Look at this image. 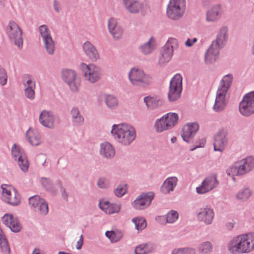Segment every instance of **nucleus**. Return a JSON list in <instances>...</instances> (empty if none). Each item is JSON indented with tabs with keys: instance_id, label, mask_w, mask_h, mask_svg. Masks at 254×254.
Segmentation results:
<instances>
[{
	"instance_id": "nucleus-17",
	"label": "nucleus",
	"mask_w": 254,
	"mask_h": 254,
	"mask_svg": "<svg viewBox=\"0 0 254 254\" xmlns=\"http://www.w3.org/2000/svg\"><path fill=\"white\" fill-rule=\"evenodd\" d=\"M154 194L152 192L141 194L132 203L134 208L143 209L149 206L153 199Z\"/></svg>"
},
{
	"instance_id": "nucleus-8",
	"label": "nucleus",
	"mask_w": 254,
	"mask_h": 254,
	"mask_svg": "<svg viewBox=\"0 0 254 254\" xmlns=\"http://www.w3.org/2000/svg\"><path fill=\"white\" fill-rule=\"evenodd\" d=\"M239 111L244 116H248L254 113V92L247 94L241 101Z\"/></svg>"
},
{
	"instance_id": "nucleus-26",
	"label": "nucleus",
	"mask_w": 254,
	"mask_h": 254,
	"mask_svg": "<svg viewBox=\"0 0 254 254\" xmlns=\"http://www.w3.org/2000/svg\"><path fill=\"white\" fill-rule=\"evenodd\" d=\"M123 2L127 9L131 13L138 12L143 7L137 0H123Z\"/></svg>"
},
{
	"instance_id": "nucleus-56",
	"label": "nucleus",
	"mask_w": 254,
	"mask_h": 254,
	"mask_svg": "<svg viewBox=\"0 0 254 254\" xmlns=\"http://www.w3.org/2000/svg\"><path fill=\"white\" fill-rule=\"evenodd\" d=\"M83 240L82 236H81L80 240L77 242L76 248L77 249H80L82 246Z\"/></svg>"
},
{
	"instance_id": "nucleus-30",
	"label": "nucleus",
	"mask_w": 254,
	"mask_h": 254,
	"mask_svg": "<svg viewBox=\"0 0 254 254\" xmlns=\"http://www.w3.org/2000/svg\"><path fill=\"white\" fill-rule=\"evenodd\" d=\"M24 85L26 87L25 89V95L30 98L33 99L34 97L35 92L34 88L35 86V82L32 81L30 77L26 76L24 78Z\"/></svg>"
},
{
	"instance_id": "nucleus-13",
	"label": "nucleus",
	"mask_w": 254,
	"mask_h": 254,
	"mask_svg": "<svg viewBox=\"0 0 254 254\" xmlns=\"http://www.w3.org/2000/svg\"><path fill=\"white\" fill-rule=\"evenodd\" d=\"M39 31L47 52L49 54H53L55 51V42L51 37L47 27L46 25H42L39 27Z\"/></svg>"
},
{
	"instance_id": "nucleus-48",
	"label": "nucleus",
	"mask_w": 254,
	"mask_h": 254,
	"mask_svg": "<svg viewBox=\"0 0 254 254\" xmlns=\"http://www.w3.org/2000/svg\"><path fill=\"white\" fill-rule=\"evenodd\" d=\"M106 102L108 107L113 108L118 104L117 99L112 96L108 95L106 99Z\"/></svg>"
},
{
	"instance_id": "nucleus-43",
	"label": "nucleus",
	"mask_w": 254,
	"mask_h": 254,
	"mask_svg": "<svg viewBox=\"0 0 254 254\" xmlns=\"http://www.w3.org/2000/svg\"><path fill=\"white\" fill-rule=\"evenodd\" d=\"M152 251V248L148 245H141L135 249V254H146Z\"/></svg>"
},
{
	"instance_id": "nucleus-45",
	"label": "nucleus",
	"mask_w": 254,
	"mask_h": 254,
	"mask_svg": "<svg viewBox=\"0 0 254 254\" xmlns=\"http://www.w3.org/2000/svg\"><path fill=\"white\" fill-rule=\"evenodd\" d=\"M250 195L251 191L247 189L239 191L237 195V198L241 200H245L248 199Z\"/></svg>"
},
{
	"instance_id": "nucleus-44",
	"label": "nucleus",
	"mask_w": 254,
	"mask_h": 254,
	"mask_svg": "<svg viewBox=\"0 0 254 254\" xmlns=\"http://www.w3.org/2000/svg\"><path fill=\"white\" fill-rule=\"evenodd\" d=\"M178 217L179 215L177 212L171 210L166 216V221L168 223H174L178 219Z\"/></svg>"
},
{
	"instance_id": "nucleus-55",
	"label": "nucleus",
	"mask_w": 254,
	"mask_h": 254,
	"mask_svg": "<svg viewBox=\"0 0 254 254\" xmlns=\"http://www.w3.org/2000/svg\"><path fill=\"white\" fill-rule=\"evenodd\" d=\"M197 41V39L196 38H194L192 39H188L185 43V45L187 47L191 46L193 43H195Z\"/></svg>"
},
{
	"instance_id": "nucleus-2",
	"label": "nucleus",
	"mask_w": 254,
	"mask_h": 254,
	"mask_svg": "<svg viewBox=\"0 0 254 254\" xmlns=\"http://www.w3.org/2000/svg\"><path fill=\"white\" fill-rule=\"evenodd\" d=\"M112 133L120 142L125 145L129 144L136 137L134 128L127 124L113 126Z\"/></svg>"
},
{
	"instance_id": "nucleus-41",
	"label": "nucleus",
	"mask_w": 254,
	"mask_h": 254,
	"mask_svg": "<svg viewBox=\"0 0 254 254\" xmlns=\"http://www.w3.org/2000/svg\"><path fill=\"white\" fill-rule=\"evenodd\" d=\"M132 222L134 223L136 228L138 230H142L146 226V221L143 218L136 217L132 219Z\"/></svg>"
},
{
	"instance_id": "nucleus-62",
	"label": "nucleus",
	"mask_w": 254,
	"mask_h": 254,
	"mask_svg": "<svg viewBox=\"0 0 254 254\" xmlns=\"http://www.w3.org/2000/svg\"><path fill=\"white\" fill-rule=\"evenodd\" d=\"M59 254H69V253H65L64 252H61L59 253Z\"/></svg>"
},
{
	"instance_id": "nucleus-61",
	"label": "nucleus",
	"mask_w": 254,
	"mask_h": 254,
	"mask_svg": "<svg viewBox=\"0 0 254 254\" xmlns=\"http://www.w3.org/2000/svg\"><path fill=\"white\" fill-rule=\"evenodd\" d=\"M177 140V138L176 137H173L171 139V141L172 143H174Z\"/></svg>"
},
{
	"instance_id": "nucleus-20",
	"label": "nucleus",
	"mask_w": 254,
	"mask_h": 254,
	"mask_svg": "<svg viewBox=\"0 0 254 254\" xmlns=\"http://www.w3.org/2000/svg\"><path fill=\"white\" fill-rule=\"evenodd\" d=\"M199 126L198 124L193 123L185 125L183 128L182 136L183 139L189 142L193 134L198 130Z\"/></svg>"
},
{
	"instance_id": "nucleus-34",
	"label": "nucleus",
	"mask_w": 254,
	"mask_h": 254,
	"mask_svg": "<svg viewBox=\"0 0 254 254\" xmlns=\"http://www.w3.org/2000/svg\"><path fill=\"white\" fill-rule=\"evenodd\" d=\"M240 163L245 174L250 171L254 167V158L248 157L245 159L240 161Z\"/></svg>"
},
{
	"instance_id": "nucleus-25",
	"label": "nucleus",
	"mask_w": 254,
	"mask_h": 254,
	"mask_svg": "<svg viewBox=\"0 0 254 254\" xmlns=\"http://www.w3.org/2000/svg\"><path fill=\"white\" fill-rule=\"evenodd\" d=\"M100 208L105 213L113 214L118 213L121 209V206L118 204H110L108 201H101L99 203Z\"/></svg>"
},
{
	"instance_id": "nucleus-46",
	"label": "nucleus",
	"mask_w": 254,
	"mask_h": 254,
	"mask_svg": "<svg viewBox=\"0 0 254 254\" xmlns=\"http://www.w3.org/2000/svg\"><path fill=\"white\" fill-rule=\"evenodd\" d=\"M127 190V187L126 185L119 186L115 190V194L118 197H121L125 194Z\"/></svg>"
},
{
	"instance_id": "nucleus-40",
	"label": "nucleus",
	"mask_w": 254,
	"mask_h": 254,
	"mask_svg": "<svg viewBox=\"0 0 254 254\" xmlns=\"http://www.w3.org/2000/svg\"><path fill=\"white\" fill-rule=\"evenodd\" d=\"M220 12L219 6L214 7L211 10L209 11L207 14L208 21H213L216 20Z\"/></svg>"
},
{
	"instance_id": "nucleus-47",
	"label": "nucleus",
	"mask_w": 254,
	"mask_h": 254,
	"mask_svg": "<svg viewBox=\"0 0 254 254\" xmlns=\"http://www.w3.org/2000/svg\"><path fill=\"white\" fill-rule=\"evenodd\" d=\"M212 250V246L209 242H205L201 245L199 251L202 254H207Z\"/></svg>"
},
{
	"instance_id": "nucleus-10",
	"label": "nucleus",
	"mask_w": 254,
	"mask_h": 254,
	"mask_svg": "<svg viewBox=\"0 0 254 254\" xmlns=\"http://www.w3.org/2000/svg\"><path fill=\"white\" fill-rule=\"evenodd\" d=\"M62 78L68 85L73 91H76L80 86V79L75 72L71 70L64 69L62 73Z\"/></svg>"
},
{
	"instance_id": "nucleus-54",
	"label": "nucleus",
	"mask_w": 254,
	"mask_h": 254,
	"mask_svg": "<svg viewBox=\"0 0 254 254\" xmlns=\"http://www.w3.org/2000/svg\"><path fill=\"white\" fill-rule=\"evenodd\" d=\"M156 220L161 224H165L167 222L166 221V217L165 216H158L156 218Z\"/></svg>"
},
{
	"instance_id": "nucleus-16",
	"label": "nucleus",
	"mask_w": 254,
	"mask_h": 254,
	"mask_svg": "<svg viewBox=\"0 0 254 254\" xmlns=\"http://www.w3.org/2000/svg\"><path fill=\"white\" fill-rule=\"evenodd\" d=\"M227 131L223 128L218 131L214 137V148L215 151H222L227 144Z\"/></svg>"
},
{
	"instance_id": "nucleus-59",
	"label": "nucleus",
	"mask_w": 254,
	"mask_h": 254,
	"mask_svg": "<svg viewBox=\"0 0 254 254\" xmlns=\"http://www.w3.org/2000/svg\"><path fill=\"white\" fill-rule=\"evenodd\" d=\"M32 254H44L43 252H42L39 249H35Z\"/></svg>"
},
{
	"instance_id": "nucleus-9",
	"label": "nucleus",
	"mask_w": 254,
	"mask_h": 254,
	"mask_svg": "<svg viewBox=\"0 0 254 254\" xmlns=\"http://www.w3.org/2000/svg\"><path fill=\"white\" fill-rule=\"evenodd\" d=\"M129 78L131 82L134 85L148 84L151 80L149 75L145 74L141 69L136 68L131 69Z\"/></svg>"
},
{
	"instance_id": "nucleus-27",
	"label": "nucleus",
	"mask_w": 254,
	"mask_h": 254,
	"mask_svg": "<svg viewBox=\"0 0 254 254\" xmlns=\"http://www.w3.org/2000/svg\"><path fill=\"white\" fill-rule=\"evenodd\" d=\"M108 26L110 32L115 38L118 39L121 37L123 30L120 26H117V23L115 19L111 18L109 21Z\"/></svg>"
},
{
	"instance_id": "nucleus-19",
	"label": "nucleus",
	"mask_w": 254,
	"mask_h": 254,
	"mask_svg": "<svg viewBox=\"0 0 254 254\" xmlns=\"http://www.w3.org/2000/svg\"><path fill=\"white\" fill-rule=\"evenodd\" d=\"M227 91L219 89L217 90L215 103L214 105V110L216 111H220L224 109L227 103L226 97Z\"/></svg>"
},
{
	"instance_id": "nucleus-6",
	"label": "nucleus",
	"mask_w": 254,
	"mask_h": 254,
	"mask_svg": "<svg viewBox=\"0 0 254 254\" xmlns=\"http://www.w3.org/2000/svg\"><path fill=\"white\" fill-rule=\"evenodd\" d=\"M182 90V77L179 74H176L170 82L168 93L169 99L171 101H176L180 97Z\"/></svg>"
},
{
	"instance_id": "nucleus-58",
	"label": "nucleus",
	"mask_w": 254,
	"mask_h": 254,
	"mask_svg": "<svg viewBox=\"0 0 254 254\" xmlns=\"http://www.w3.org/2000/svg\"><path fill=\"white\" fill-rule=\"evenodd\" d=\"M234 223L233 222H229L226 224V227L228 230H231L233 228Z\"/></svg>"
},
{
	"instance_id": "nucleus-51",
	"label": "nucleus",
	"mask_w": 254,
	"mask_h": 254,
	"mask_svg": "<svg viewBox=\"0 0 254 254\" xmlns=\"http://www.w3.org/2000/svg\"><path fill=\"white\" fill-rule=\"evenodd\" d=\"M176 254H194V251L191 249H183L174 250Z\"/></svg>"
},
{
	"instance_id": "nucleus-37",
	"label": "nucleus",
	"mask_w": 254,
	"mask_h": 254,
	"mask_svg": "<svg viewBox=\"0 0 254 254\" xmlns=\"http://www.w3.org/2000/svg\"><path fill=\"white\" fill-rule=\"evenodd\" d=\"M27 136L29 142L32 145H37L40 143V138L34 130L29 129L27 132Z\"/></svg>"
},
{
	"instance_id": "nucleus-63",
	"label": "nucleus",
	"mask_w": 254,
	"mask_h": 254,
	"mask_svg": "<svg viewBox=\"0 0 254 254\" xmlns=\"http://www.w3.org/2000/svg\"><path fill=\"white\" fill-rule=\"evenodd\" d=\"M172 254H176L174 251L173 252Z\"/></svg>"
},
{
	"instance_id": "nucleus-49",
	"label": "nucleus",
	"mask_w": 254,
	"mask_h": 254,
	"mask_svg": "<svg viewBox=\"0 0 254 254\" xmlns=\"http://www.w3.org/2000/svg\"><path fill=\"white\" fill-rule=\"evenodd\" d=\"M144 102L148 107H155L157 105L159 101H156V99L152 97H146L144 98Z\"/></svg>"
},
{
	"instance_id": "nucleus-23",
	"label": "nucleus",
	"mask_w": 254,
	"mask_h": 254,
	"mask_svg": "<svg viewBox=\"0 0 254 254\" xmlns=\"http://www.w3.org/2000/svg\"><path fill=\"white\" fill-rule=\"evenodd\" d=\"M214 217L213 210L210 208H201L197 214L198 219L203 221L206 224H210L212 221Z\"/></svg>"
},
{
	"instance_id": "nucleus-5",
	"label": "nucleus",
	"mask_w": 254,
	"mask_h": 254,
	"mask_svg": "<svg viewBox=\"0 0 254 254\" xmlns=\"http://www.w3.org/2000/svg\"><path fill=\"white\" fill-rule=\"evenodd\" d=\"M1 189L3 200L12 205H17L20 203V196L15 189L7 185H2Z\"/></svg>"
},
{
	"instance_id": "nucleus-3",
	"label": "nucleus",
	"mask_w": 254,
	"mask_h": 254,
	"mask_svg": "<svg viewBox=\"0 0 254 254\" xmlns=\"http://www.w3.org/2000/svg\"><path fill=\"white\" fill-rule=\"evenodd\" d=\"M226 34L227 29L226 28H222L216 40L212 43L206 54L205 62L206 63H211L217 59L219 55V50L226 40Z\"/></svg>"
},
{
	"instance_id": "nucleus-64",
	"label": "nucleus",
	"mask_w": 254,
	"mask_h": 254,
	"mask_svg": "<svg viewBox=\"0 0 254 254\" xmlns=\"http://www.w3.org/2000/svg\"><path fill=\"white\" fill-rule=\"evenodd\" d=\"M2 1V0H0V1Z\"/></svg>"
},
{
	"instance_id": "nucleus-33",
	"label": "nucleus",
	"mask_w": 254,
	"mask_h": 254,
	"mask_svg": "<svg viewBox=\"0 0 254 254\" xmlns=\"http://www.w3.org/2000/svg\"><path fill=\"white\" fill-rule=\"evenodd\" d=\"M227 173L228 175L232 176L234 180V176L242 175L244 174V172L241 168L240 161L235 163L233 165L229 167Z\"/></svg>"
},
{
	"instance_id": "nucleus-29",
	"label": "nucleus",
	"mask_w": 254,
	"mask_h": 254,
	"mask_svg": "<svg viewBox=\"0 0 254 254\" xmlns=\"http://www.w3.org/2000/svg\"><path fill=\"white\" fill-rule=\"evenodd\" d=\"M162 117L165 120L167 127H169V129L175 127L178 123L179 120L178 114L175 113H167Z\"/></svg>"
},
{
	"instance_id": "nucleus-53",
	"label": "nucleus",
	"mask_w": 254,
	"mask_h": 254,
	"mask_svg": "<svg viewBox=\"0 0 254 254\" xmlns=\"http://www.w3.org/2000/svg\"><path fill=\"white\" fill-rule=\"evenodd\" d=\"M108 182L107 180L104 178L100 179L98 183V186L101 188H106L108 186Z\"/></svg>"
},
{
	"instance_id": "nucleus-7",
	"label": "nucleus",
	"mask_w": 254,
	"mask_h": 254,
	"mask_svg": "<svg viewBox=\"0 0 254 254\" xmlns=\"http://www.w3.org/2000/svg\"><path fill=\"white\" fill-rule=\"evenodd\" d=\"M178 41L175 38H169L161 50L159 62L161 64L169 62L172 58L173 52L178 47Z\"/></svg>"
},
{
	"instance_id": "nucleus-35",
	"label": "nucleus",
	"mask_w": 254,
	"mask_h": 254,
	"mask_svg": "<svg viewBox=\"0 0 254 254\" xmlns=\"http://www.w3.org/2000/svg\"><path fill=\"white\" fill-rule=\"evenodd\" d=\"M0 246L3 254H10V248L7 240L0 228Z\"/></svg>"
},
{
	"instance_id": "nucleus-21",
	"label": "nucleus",
	"mask_w": 254,
	"mask_h": 254,
	"mask_svg": "<svg viewBox=\"0 0 254 254\" xmlns=\"http://www.w3.org/2000/svg\"><path fill=\"white\" fill-rule=\"evenodd\" d=\"M199 126L198 124L193 123L185 125L183 128L182 136L183 139L189 142L193 134L198 130Z\"/></svg>"
},
{
	"instance_id": "nucleus-57",
	"label": "nucleus",
	"mask_w": 254,
	"mask_h": 254,
	"mask_svg": "<svg viewBox=\"0 0 254 254\" xmlns=\"http://www.w3.org/2000/svg\"><path fill=\"white\" fill-rule=\"evenodd\" d=\"M205 144V140L204 139H202L200 140V142L198 145H197L195 147V148L197 147H204V145Z\"/></svg>"
},
{
	"instance_id": "nucleus-60",
	"label": "nucleus",
	"mask_w": 254,
	"mask_h": 254,
	"mask_svg": "<svg viewBox=\"0 0 254 254\" xmlns=\"http://www.w3.org/2000/svg\"><path fill=\"white\" fill-rule=\"evenodd\" d=\"M58 6H59V3L57 1H55L54 7H55V10L57 11L58 10Z\"/></svg>"
},
{
	"instance_id": "nucleus-42",
	"label": "nucleus",
	"mask_w": 254,
	"mask_h": 254,
	"mask_svg": "<svg viewBox=\"0 0 254 254\" xmlns=\"http://www.w3.org/2000/svg\"><path fill=\"white\" fill-rule=\"evenodd\" d=\"M154 45V40L151 38L147 43L141 47V51L144 54H148L153 50Z\"/></svg>"
},
{
	"instance_id": "nucleus-11",
	"label": "nucleus",
	"mask_w": 254,
	"mask_h": 254,
	"mask_svg": "<svg viewBox=\"0 0 254 254\" xmlns=\"http://www.w3.org/2000/svg\"><path fill=\"white\" fill-rule=\"evenodd\" d=\"M81 68L85 77L90 82L94 83L100 79L101 75L100 69L94 64H82Z\"/></svg>"
},
{
	"instance_id": "nucleus-24",
	"label": "nucleus",
	"mask_w": 254,
	"mask_h": 254,
	"mask_svg": "<svg viewBox=\"0 0 254 254\" xmlns=\"http://www.w3.org/2000/svg\"><path fill=\"white\" fill-rule=\"evenodd\" d=\"M41 124L47 127L52 128L54 127L56 121L53 115L49 112L43 111L40 117Z\"/></svg>"
},
{
	"instance_id": "nucleus-15",
	"label": "nucleus",
	"mask_w": 254,
	"mask_h": 254,
	"mask_svg": "<svg viewBox=\"0 0 254 254\" xmlns=\"http://www.w3.org/2000/svg\"><path fill=\"white\" fill-rule=\"evenodd\" d=\"M12 154L14 157L18 158V165L23 172H26L29 167L27 157L19 146L14 144L12 147Z\"/></svg>"
},
{
	"instance_id": "nucleus-4",
	"label": "nucleus",
	"mask_w": 254,
	"mask_h": 254,
	"mask_svg": "<svg viewBox=\"0 0 254 254\" xmlns=\"http://www.w3.org/2000/svg\"><path fill=\"white\" fill-rule=\"evenodd\" d=\"M185 9V0H170L168 6V16L173 19L181 17Z\"/></svg>"
},
{
	"instance_id": "nucleus-52",
	"label": "nucleus",
	"mask_w": 254,
	"mask_h": 254,
	"mask_svg": "<svg viewBox=\"0 0 254 254\" xmlns=\"http://www.w3.org/2000/svg\"><path fill=\"white\" fill-rule=\"evenodd\" d=\"M7 81V75L5 70L3 69H0V84L2 85H4Z\"/></svg>"
},
{
	"instance_id": "nucleus-18",
	"label": "nucleus",
	"mask_w": 254,
	"mask_h": 254,
	"mask_svg": "<svg viewBox=\"0 0 254 254\" xmlns=\"http://www.w3.org/2000/svg\"><path fill=\"white\" fill-rule=\"evenodd\" d=\"M29 204L34 207L37 208L38 210L41 214H46L48 212V206L44 200L41 199L39 196L36 195L31 197L29 200Z\"/></svg>"
},
{
	"instance_id": "nucleus-36",
	"label": "nucleus",
	"mask_w": 254,
	"mask_h": 254,
	"mask_svg": "<svg viewBox=\"0 0 254 254\" xmlns=\"http://www.w3.org/2000/svg\"><path fill=\"white\" fill-rule=\"evenodd\" d=\"M154 127L157 132H162L169 129L162 117L156 121Z\"/></svg>"
},
{
	"instance_id": "nucleus-22",
	"label": "nucleus",
	"mask_w": 254,
	"mask_h": 254,
	"mask_svg": "<svg viewBox=\"0 0 254 254\" xmlns=\"http://www.w3.org/2000/svg\"><path fill=\"white\" fill-rule=\"evenodd\" d=\"M3 223L14 232H19L21 226L16 218L13 217L11 214H5L2 218Z\"/></svg>"
},
{
	"instance_id": "nucleus-38",
	"label": "nucleus",
	"mask_w": 254,
	"mask_h": 254,
	"mask_svg": "<svg viewBox=\"0 0 254 254\" xmlns=\"http://www.w3.org/2000/svg\"><path fill=\"white\" fill-rule=\"evenodd\" d=\"M106 236L112 242H117L122 237L123 234L121 231H108L106 233Z\"/></svg>"
},
{
	"instance_id": "nucleus-31",
	"label": "nucleus",
	"mask_w": 254,
	"mask_h": 254,
	"mask_svg": "<svg viewBox=\"0 0 254 254\" xmlns=\"http://www.w3.org/2000/svg\"><path fill=\"white\" fill-rule=\"evenodd\" d=\"M100 153L107 158L113 157L115 151L113 146L108 142H105L101 145Z\"/></svg>"
},
{
	"instance_id": "nucleus-14",
	"label": "nucleus",
	"mask_w": 254,
	"mask_h": 254,
	"mask_svg": "<svg viewBox=\"0 0 254 254\" xmlns=\"http://www.w3.org/2000/svg\"><path fill=\"white\" fill-rule=\"evenodd\" d=\"M218 185L216 176L213 174L208 176L204 180L201 185L196 188V191L199 194L205 193L213 190Z\"/></svg>"
},
{
	"instance_id": "nucleus-50",
	"label": "nucleus",
	"mask_w": 254,
	"mask_h": 254,
	"mask_svg": "<svg viewBox=\"0 0 254 254\" xmlns=\"http://www.w3.org/2000/svg\"><path fill=\"white\" fill-rule=\"evenodd\" d=\"M71 114L75 122L79 123L83 122V118L79 116V111L77 109H73L71 111Z\"/></svg>"
},
{
	"instance_id": "nucleus-32",
	"label": "nucleus",
	"mask_w": 254,
	"mask_h": 254,
	"mask_svg": "<svg viewBox=\"0 0 254 254\" xmlns=\"http://www.w3.org/2000/svg\"><path fill=\"white\" fill-rule=\"evenodd\" d=\"M177 181V178L176 177L167 179L161 187V191L163 193H167L173 190L174 188L176 186Z\"/></svg>"
},
{
	"instance_id": "nucleus-1",
	"label": "nucleus",
	"mask_w": 254,
	"mask_h": 254,
	"mask_svg": "<svg viewBox=\"0 0 254 254\" xmlns=\"http://www.w3.org/2000/svg\"><path fill=\"white\" fill-rule=\"evenodd\" d=\"M227 248L232 254L250 253L254 250V232L234 237L228 243Z\"/></svg>"
},
{
	"instance_id": "nucleus-28",
	"label": "nucleus",
	"mask_w": 254,
	"mask_h": 254,
	"mask_svg": "<svg viewBox=\"0 0 254 254\" xmlns=\"http://www.w3.org/2000/svg\"><path fill=\"white\" fill-rule=\"evenodd\" d=\"M83 49L86 55L92 60L95 61L99 58L96 49L90 42H87L84 43Z\"/></svg>"
},
{
	"instance_id": "nucleus-39",
	"label": "nucleus",
	"mask_w": 254,
	"mask_h": 254,
	"mask_svg": "<svg viewBox=\"0 0 254 254\" xmlns=\"http://www.w3.org/2000/svg\"><path fill=\"white\" fill-rule=\"evenodd\" d=\"M232 78H233L231 75H227L225 76L221 81L219 89L225 90V91L227 92L232 82Z\"/></svg>"
},
{
	"instance_id": "nucleus-12",
	"label": "nucleus",
	"mask_w": 254,
	"mask_h": 254,
	"mask_svg": "<svg viewBox=\"0 0 254 254\" xmlns=\"http://www.w3.org/2000/svg\"><path fill=\"white\" fill-rule=\"evenodd\" d=\"M7 30L9 38L14 41L19 48H21L23 44L22 32L16 23L13 21L10 22Z\"/></svg>"
}]
</instances>
